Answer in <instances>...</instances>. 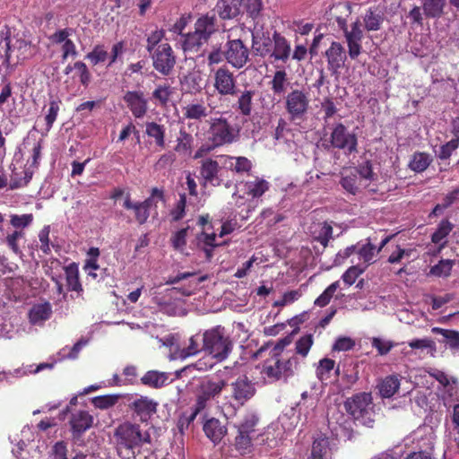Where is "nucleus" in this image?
Here are the masks:
<instances>
[{"label": "nucleus", "mask_w": 459, "mask_h": 459, "mask_svg": "<svg viewBox=\"0 0 459 459\" xmlns=\"http://www.w3.org/2000/svg\"><path fill=\"white\" fill-rule=\"evenodd\" d=\"M108 52L105 50L102 45H97L94 47L91 52L86 55V58L89 59L93 65L99 63H103L108 58Z\"/></svg>", "instance_id": "obj_60"}, {"label": "nucleus", "mask_w": 459, "mask_h": 459, "mask_svg": "<svg viewBox=\"0 0 459 459\" xmlns=\"http://www.w3.org/2000/svg\"><path fill=\"white\" fill-rule=\"evenodd\" d=\"M366 267L361 268L359 265L349 267L342 276V281L349 286L352 285L357 278L365 272Z\"/></svg>", "instance_id": "obj_62"}, {"label": "nucleus", "mask_w": 459, "mask_h": 459, "mask_svg": "<svg viewBox=\"0 0 459 459\" xmlns=\"http://www.w3.org/2000/svg\"><path fill=\"white\" fill-rule=\"evenodd\" d=\"M182 41V48L185 52L197 50L204 42L201 35L195 34V30L193 32L186 33Z\"/></svg>", "instance_id": "obj_43"}, {"label": "nucleus", "mask_w": 459, "mask_h": 459, "mask_svg": "<svg viewBox=\"0 0 459 459\" xmlns=\"http://www.w3.org/2000/svg\"><path fill=\"white\" fill-rule=\"evenodd\" d=\"M205 436L214 444H219L227 434V427L219 419L210 418L203 424Z\"/></svg>", "instance_id": "obj_20"}, {"label": "nucleus", "mask_w": 459, "mask_h": 459, "mask_svg": "<svg viewBox=\"0 0 459 459\" xmlns=\"http://www.w3.org/2000/svg\"><path fill=\"white\" fill-rule=\"evenodd\" d=\"M299 359L295 354H270L263 365V373L273 381H287L293 377L299 365Z\"/></svg>", "instance_id": "obj_3"}, {"label": "nucleus", "mask_w": 459, "mask_h": 459, "mask_svg": "<svg viewBox=\"0 0 459 459\" xmlns=\"http://www.w3.org/2000/svg\"><path fill=\"white\" fill-rule=\"evenodd\" d=\"M208 141L213 146L221 147L230 144L238 139V130H236L226 117H212L209 121Z\"/></svg>", "instance_id": "obj_5"}, {"label": "nucleus", "mask_w": 459, "mask_h": 459, "mask_svg": "<svg viewBox=\"0 0 459 459\" xmlns=\"http://www.w3.org/2000/svg\"><path fill=\"white\" fill-rule=\"evenodd\" d=\"M400 388V379L397 376H387L378 385L379 394L384 398H390Z\"/></svg>", "instance_id": "obj_33"}, {"label": "nucleus", "mask_w": 459, "mask_h": 459, "mask_svg": "<svg viewBox=\"0 0 459 459\" xmlns=\"http://www.w3.org/2000/svg\"><path fill=\"white\" fill-rule=\"evenodd\" d=\"M51 459H68L67 444L65 441H57L54 444L50 451Z\"/></svg>", "instance_id": "obj_64"}, {"label": "nucleus", "mask_w": 459, "mask_h": 459, "mask_svg": "<svg viewBox=\"0 0 459 459\" xmlns=\"http://www.w3.org/2000/svg\"><path fill=\"white\" fill-rule=\"evenodd\" d=\"M145 134L154 140L156 146L160 149L166 147V127L164 125L158 124L154 121L146 122Z\"/></svg>", "instance_id": "obj_28"}, {"label": "nucleus", "mask_w": 459, "mask_h": 459, "mask_svg": "<svg viewBox=\"0 0 459 459\" xmlns=\"http://www.w3.org/2000/svg\"><path fill=\"white\" fill-rule=\"evenodd\" d=\"M273 44V36H270L269 30H265L263 26L255 24L252 30V51L254 55L262 58L268 57Z\"/></svg>", "instance_id": "obj_13"}, {"label": "nucleus", "mask_w": 459, "mask_h": 459, "mask_svg": "<svg viewBox=\"0 0 459 459\" xmlns=\"http://www.w3.org/2000/svg\"><path fill=\"white\" fill-rule=\"evenodd\" d=\"M273 48L268 57L272 62L287 63L291 55L290 41L277 30L273 33Z\"/></svg>", "instance_id": "obj_17"}, {"label": "nucleus", "mask_w": 459, "mask_h": 459, "mask_svg": "<svg viewBox=\"0 0 459 459\" xmlns=\"http://www.w3.org/2000/svg\"><path fill=\"white\" fill-rule=\"evenodd\" d=\"M216 21L214 13L200 16L195 23V34H199L204 40H208L217 30Z\"/></svg>", "instance_id": "obj_25"}, {"label": "nucleus", "mask_w": 459, "mask_h": 459, "mask_svg": "<svg viewBox=\"0 0 459 459\" xmlns=\"http://www.w3.org/2000/svg\"><path fill=\"white\" fill-rule=\"evenodd\" d=\"M330 143L333 148L343 150L348 154L357 152V136L355 134L349 133L342 123H338L333 126L330 135Z\"/></svg>", "instance_id": "obj_12"}, {"label": "nucleus", "mask_w": 459, "mask_h": 459, "mask_svg": "<svg viewBox=\"0 0 459 459\" xmlns=\"http://www.w3.org/2000/svg\"><path fill=\"white\" fill-rule=\"evenodd\" d=\"M60 103L61 101L57 100H52L49 101V108L45 116V121L48 131H49L52 128L53 124L57 117L60 109Z\"/></svg>", "instance_id": "obj_55"}, {"label": "nucleus", "mask_w": 459, "mask_h": 459, "mask_svg": "<svg viewBox=\"0 0 459 459\" xmlns=\"http://www.w3.org/2000/svg\"><path fill=\"white\" fill-rule=\"evenodd\" d=\"M339 288V281H336L331 283L323 293L315 300V305L320 307H324L327 306L332 298L333 297L335 291Z\"/></svg>", "instance_id": "obj_50"}, {"label": "nucleus", "mask_w": 459, "mask_h": 459, "mask_svg": "<svg viewBox=\"0 0 459 459\" xmlns=\"http://www.w3.org/2000/svg\"><path fill=\"white\" fill-rule=\"evenodd\" d=\"M327 59V68L333 74H337L343 66L347 58L344 48L340 42L333 41L329 48L325 51Z\"/></svg>", "instance_id": "obj_19"}, {"label": "nucleus", "mask_w": 459, "mask_h": 459, "mask_svg": "<svg viewBox=\"0 0 459 459\" xmlns=\"http://www.w3.org/2000/svg\"><path fill=\"white\" fill-rule=\"evenodd\" d=\"M432 333L441 334L444 337L443 342L451 351H459V331L433 327Z\"/></svg>", "instance_id": "obj_34"}, {"label": "nucleus", "mask_w": 459, "mask_h": 459, "mask_svg": "<svg viewBox=\"0 0 459 459\" xmlns=\"http://www.w3.org/2000/svg\"><path fill=\"white\" fill-rule=\"evenodd\" d=\"M245 186L248 195L258 198L268 191L270 184L264 178H255V180L247 181Z\"/></svg>", "instance_id": "obj_36"}, {"label": "nucleus", "mask_w": 459, "mask_h": 459, "mask_svg": "<svg viewBox=\"0 0 459 459\" xmlns=\"http://www.w3.org/2000/svg\"><path fill=\"white\" fill-rule=\"evenodd\" d=\"M383 22V13L377 12V10H373L372 8L367 10L363 17L364 27L368 31H376L380 30Z\"/></svg>", "instance_id": "obj_35"}, {"label": "nucleus", "mask_w": 459, "mask_h": 459, "mask_svg": "<svg viewBox=\"0 0 459 459\" xmlns=\"http://www.w3.org/2000/svg\"><path fill=\"white\" fill-rule=\"evenodd\" d=\"M209 114L207 108L202 103H191L183 108L185 118L202 120Z\"/></svg>", "instance_id": "obj_37"}, {"label": "nucleus", "mask_w": 459, "mask_h": 459, "mask_svg": "<svg viewBox=\"0 0 459 459\" xmlns=\"http://www.w3.org/2000/svg\"><path fill=\"white\" fill-rule=\"evenodd\" d=\"M123 207L126 210L134 211V219L140 225L144 224L150 217V211H148V209L140 202L133 203L129 193L125 196Z\"/></svg>", "instance_id": "obj_29"}, {"label": "nucleus", "mask_w": 459, "mask_h": 459, "mask_svg": "<svg viewBox=\"0 0 459 459\" xmlns=\"http://www.w3.org/2000/svg\"><path fill=\"white\" fill-rule=\"evenodd\" d=\"M193 142L194 138L192 134L187 133L185 129H180L174 151L183 155L190 154L192 152Z\"/></svg>", "instance_id": "obj_38"}, {"label": "nucleus", "mask_w": 459, "mask_h": 459, "mask_svg": "<svg viewBox=\"0 0 459 459\" xmlns=\"http://www.w3.org/2000/svg\"><path fill=\"white\" fill-rule=\"evenodd\" d=\"M310 108L308 92L295 89L285 97V110L291 122L303 121Z\"/></svg>", "instance_id": "obj_7"}, {"label": "nucleus", "mask_w": 459, "mask_h": 459, "mask_svg": "<svg viewBox=\"0 0 459 459\" xmlns=\"http://www.w3.org/2000/svg\"><path fill=\"white\" fill-rule=\"evenodd\" d=\"M271 90L274 95L282 96L287 91L289 84L288 74L284 69L277 70L271 82H269Z\"/></svg>", "instance_id": "obj_32"}, {"label": "nucleus", "mask_w": 459, "mask_h": 459, "mask_svg": "<svg viewBox=\"0 0 459 459\" xmlns=\"http://www.w3.org/2000/svg\"><path fill=\"white\" fill-rule=\"evenodd\" d=\"M113 437L117 453L123 459L135 458V450L152 440L147 431H143L140 425L130 421L119 424Z\"/></svg>", "instance_id": "obj_1"}, {"label": "nucleus", "mask_w": 459, "mask_h": 459, "mask_svg": "<svg viewBox=\"0 0 459 459\" xmlns=\"http://www.w3.org/2000/svg\"><path fill=\"white\" fill-rule=\"evenodd\" d=\"M67 290L69 291H82V287L79 280V269L75 263H72L64 268Z\"/></svg>", "instance_id": "obj_31"}, {"label": "nucleus", "mask_w": 459, "mask_h": 459, "mask_svg": "<svg viewBox=\"0 0 459 459\" xmlns=\"http://www.w3.org/2000/svg\"><path fill=\"white\" fill-rule=\"evenodd\" d=\"M118 401L117 395H100L92 399V404L99 409L105 410L114 406Z\"/></svg>", "instance_id": "obj_59"}, {"label": "nucleus", "mask_w": 459, "mask_h": 459, "mask_svg": "<svg viewBox=\"0 0 459 459\" xmlns=\"http://www.w3.org/2000/svg\"><path fill=\"white\" fill-rule=\"evenodd\" d=\"M346 411L359 424L372 427L376 412L369 393H359L348 398L344 403Z\"/></svg>", "instance_id": "obj_4"}, {"label": "nucleus", "mask_w": 459, "mask_h": 459, "mask_svg": "<svg viewBox=\"0 0 459 459\" xmlns=\"http://www.w3.org/2000/svg\"><path fill=\"white\" fill-rule=\"evenodd\" d=\"M230 398L238 406H244L256 393L255 383L246 375L239 376L232 381L230 384Z\"/></svg>", "instance_id": "obj_11"}, {"label": "nucleus", "mask_w": 459, "mask_h": 459, "mask_svg": "<svg viewBox=\"0 0 459 459\" xmlns=\"http://www.w3.org/2000/svg\"><path fill=\"white\" fill-rule=\"evenodd\" d=\"M408 345L412 350H427L431 355H433L437 350L435 342L430 338L413 339L408 342Z\"/></svg>", "instance_id": "obj_51"}, {"label": "nucleus", "mask_w": 459, "mask_h": 459, "mask_svg": "<svg viewBox=\"0 0 459 459\" xmlns=\"http://www.w3.org/2000/svg\"><path fill=\"white\" fill-rule=\"evenodd\" d=\"M313 344V334L307 333L301 336L295 343V355H300L302 358H306Z\"/></svg>", "instance_id": "obj_47"}, {"label": "nucleus", "mask_w": 459, "mask_h": 459, "mask_svg": "<svg viewBox=\"0 0 459 459\" xmlns=\"http://www.w3.org/2000/svg\"><path fill=\"white\" fill-rule=\"evenodd\" d=\"M219 162L212 158H204L200 161L199 174L204 186H219L221 184L219 173Z\"/></svg>", "instance_id": "obj_15"}, {"label": "nucleus", "mask_w": 459, "mask_h": 459, "mask_svg": "<svg viewBox=\"0 0 459 459\" xmlns=\"http://www.w3.org/2000/svg\"><path fill=\"white\" fill-rule=\"evenodd\" d=\"M344 38L348 47V54L351 59L355 60L361 54L363 30L359 19L351 23L350 30L344 33Z\"/></svg>", "instance_id": "obj_14"}, {"label": "nucleus", "mask_w": 459, "mask_h": 459, "mask_svg": "<svg viewBox=\"0 0 459 459\" xmlns=\"http://www.w3.org/2000/svg\"><path fill=\"white\" fill-rule=\"evenodd\" d=\"M335 368V361L329 358H324L319 360L318 366L316 369L317 378L321 382H325L330 379L331 373Z\"/></svg>", "instance_id": "obj_40"}, {"label": "nucleus", "mask_w": 459, "mask_h": 459, "mask_svg": "<svg viewBox=\"0 0 459 459\" xmlns=\"http://www.w3.org/2000/svg\"><path fill=\"white\" fill-rule=\"evenodd\" d=\"M171 91L169 86L160 85L152 92V98L159 102L160 106H166L169 100Z\"/></svg>", "instance_id": "obj_63"}, {"label": "nucleus", "mask_w": 459, "mask_h": 459, "mask_svg": "<svg viewBox=\"0 0 459 459\" xmlns=\"http://www.w3.org/2000/svg\"><path fill=\"white\" fill-rule=\"evenodd\" d=\"M213 88L220 96H235L238 93L237 79L226 65L217 68L212 75Z\"/></svg>", "instance_id": "obj_9"}, {"label": "nucleus", "mask_w": 459, "mask_h": 459, "mask_svg": "<svg viewBox=\"0 0 459 459\" xmlns=\"http://www.w3.org/2000/svg\"><path fill=\"white\" fill-rule=\"evenodd\" d=\"M189 227L178 230L170 238L175 250L182 251L186 245V236Z\"/></svg>", "instance_id": "obj_61"}, {"label": "nucleus", "mask_w": 459, "mask_h": 459, "mask_svg": "<svg viewBox=\"0 0 459 459\" xmlns=\"http://www.w3.org/2000/svg\"><path fill=\"white\" fill-rule=\"evenodd\" d=\"M127 108L135 118L143 117L148 111V100L141 91H128L123 97Z\"/></svg>", "instance_id": "obj_16"}, {"label": "nucleus", "mask_w": 459, "mask_h": 459, "mask_svg": "<svg viewBox=\"0 0 459 459\" xmlns=\"http://www.w3.org/2000/svg\"><path fill=\"white\" fill-rule=\"evenodd\" d=\"M446 0H425L423 4L424 14L429 18H439L443 14Z\"/></svg>", "instance_id": "obj_39"}, {"label": "nucleus", "mask_w": 459, "mask_h": 459, "mask_svg": "<svg viewBox=\"0 0 459 459\" xmlns=\"http://www.w3.org/2000/svg\"><path fill=\"white\" fill-rule=\"evenodd\" d=\"M25 237V233L23 230H13L11 233H8L4 239V243L6 244L8 248L15 255H20L22 254V249L19 246V240Z\"/></svg>", "instance_id": "obj_45"}, {"label": "nucleus", "mask_w": 459, "mask_h": 459, "mask_svg": "<svg viewBox=\"0 0 459 459\" xmlns=\"http://www.w3.org/2000/svg\"><path fill=\"white\" fill-rule=\"evenodd\" d=\"M340 184L348 193L355 195L359 190V177L358 173L351 171L349 174H345L342 177Z\"/></svg>", "instance_id": "obj_41"}, {"label": "nucleus", "mask_w": 459, "mask_h": 459, "mask_svg": "<svg viewBox=\"0 0 459 459\" xmlns=\"http://www.w3.org/2000/svg\"><path fill=\"white\" fill-rule=\"evenodd\" d=\"M52 307L49 302L34 305L29 312V319L32 325L41 324L50 318Z\"/></svg>", "instance_id": "obj_27"}, {"label": "nucleus", "mask_w": 459, "mask_h": 459, "mask_svg": "<svg viewBox=\"0 0 459 459\" xmlns=\"http://www.w3.org/2000/svg\"><path fill=\"white\" fill-rule=\"evenodd\" d=\"M225 386L226 381L222 379H203L196 386L195 392V402L193 407L195 409V411L201 412L207 408L212 400L221 395Z\"/></svg>", "instance_id": "obj_6"}, {"label": "nucleus", "mask_w": 459, "mask_h": 459, "mask_svg": "<svg viewBox=\"0 0 459 459\" xmlns=\"http://www.w3.org/2000/svg\"><path fill=\"white\" fill-rule=\"evenodd\" d=\"M454 225L448 220H442L431 236L434 244L441 243L452 231Z\"/></svg>", "instance_id": "obj_46"}, {"label": "nucleus", "mask_w": 459, "mask_h": 459, "mask_svg": "<svg viewBox=\"0 0 459 459\" xmlns=\"http://www.w3.org/2000/svg\"><path fill=\"white\" fill-rule=\"evenodd\" d=\"M331 440L325 435H319L313 441L311 453L307 459H331L332 446Z\"/></svg>", "instance_id": "obj_22"}, {"label": "nucleus", "mask_w": 459, "mask_h": 459, "mask_svg": "<svg viewBox=\"0 0 459 459\" xmlns=\"http://www.w3.org/2000/svg\"><path fill=\"white\" fill-rule=\"evenodd\" d=\"M243 0H218L216 9L222 20L236 18L241 12Z\"/></svg>", "instance_id": "obj_26"}, {"label": "nucleus", "mask_w": 459, "mask_h": 459, "mask_svg": "<svg viewBox=\"0 0 459 459\" xmlns=\"http://www.w3.org/2000/svg\"><path fill=\"white\" fill-rule=\"evenodd\" d=\"M258 422V417L253 412H247L245 414L242 421L238 426V430L242 431V433L252 434L255 432V427Z\"/></svg>", "instance_id": "obj_52"}, {"label": "nucleus", "mask_w": 459, "mask_h": 459, "mask_svg": "<svg viewBox=\"0 0 459 459\" xmlns=\"http://www.w3.org/2000/svg\"><path fill=\"white\" fill-rule=\"evenodd\" d=\"M252 445V438L250 434L242 433V431L238 430V435L235 437V446L236 449L238 450L241 454H246Z\"/></svg>", "instance_id": "obj_58"}, {"label": "nucleus", "mask_w": 459, "mask_h": 459, "mask_svg": "<svg viewBox=\"0 0 459 459\" xmlns=\"http://www.w3.org/2000/svg\"><path fill=\"white\" fill-rule=\"evenodd\" d=\"M157 405L153 400L142 396L132 402L129 408L134 417L138 418L142 422H146L156 412Z\"/></svg>", "instance_id": "obj_18"}, {"label": "nucleus", "mask_w": 459, "mask_h": 459, "mask_svg": "<svg viewBox=\"0 0 459 459\" xmlns=\"http://www.w3.org/2000/svg\"><path fill=\"white\" fill-rule=\"evenodd\" d=\"M236 96L237 100L233 105L234 109L243 117H250L254 108L255 91L238 90V93Z\"/></svg>", "instance_id": "obj_24"}, {"label": "nucleus", "mask_w": 459, "mask_h": 459, "mask_svg": "<svg viewBox=\"0 0 459 459\" xmlns=\"http://www.w3.org/2000/svg\"><path fill=\"white\" fill-rule=\"evenodd\" d=\"M151 54L153 68L163 76L171 74L177 57L169 43H160Z\"/></svg>", "instance_id": "obj_8"}, {"label": "nucleus", "mask_w": 459, "mask_h": 459, "mask_svg": "<svg viewBox=\"0 0 459 459\" xmlns=\"http://www.w3.org/2000/svg\"><path fill=\"white\" fill-rule=\"evenodd\" d=\"M431 159L428 153L415 152L410 161L409 167L415 172H423L430 165Z\"/></svg>", "instance_id": "obj_42"}, {"label": "nucleus", "mask_w": 459, "mask_h": 459, "mask_svg": "<svg viewBox=\"0 0 459 459\" xmlns=\"http://www.w3.org/2000/svg\"><path fill=\"white\" fill-rule=\"evenodd\" d=\"M454 261L450 259H442L438 264L430 268L429 274L437 277H447L450 275Z\"/></svg>", "instance_id": "obj_48"}, {"label": "nucleus", "mask_w": 459, "mask_h": 459, "mask_svg": "<svg viewBox=\"0 0 459 459\" xmlns=\"http://www.w3.org/2000/svg\"><path fill=\"white\" fill-rule=\"evenodd\" d=\"M69 423L74 437H79L92 427L93 417L86 411H79L72 414Z\"/></svg>", "instance_id": "obj_21"}, {"label": "nucleus", "mask_w": 459, "mask_h": 459, "mask_svg": "<svg viewBox=\"0 0 459 459\" xmlns=\"http://www.w3.org/2000/svg\"><path fill=\"white\" fill-rule=\"evenodd\" d=\"M249 49L239 39H229L224 46V58L232 67L243 68L249 60Z\"/></svg>", "instance_id": "obj_10"}, {"label": "nucleus", "mask_w": 459, "mask_h": 459, "mask_svg": "<svg viewBox=\"0 0 459 459\" xmlns=\"http://www.w3.org/2000/svg\"><path fill=\"white\" fill-rule=\"evenodd\" d=\"M221 158L224 159V167L230 171L234 172L238 175H248L252 169V162L247 157H234L230 155H222Z\"/></svg>", "instance_id": "obj_23"}, {"label": "nucleus", "mask_w": 459, "mask_h": 459, "mask_svg": "<svg viewBox=\"0 0 459 459\" xmlns=\"http://www.w3.org/2000/svg\"><path fill=\"white\" fill-rule=\"evenodd\" d=\"M11 39L9 36L0 40V59L2 66L9 69L11 67Z\"/></svg>", "instance_id": "obj_49"}, {"label": "nucleus", "mask_w": 459, "mask_h": 459, "mask_svg": "<svg viewBox=\"0 0 459 459\" xmlns=\"http://www.w3.org/2000/svg\"><path fill=\"white\" fill-rule=\"evenodd\" d=\"M459 146V138H453L449 142L440 146L439 152L437 153V157L439 160H448L453 152H455Z\"/></svg>", "instance_id": "obj_57"}, {"label": "nucleus", "mask_w": 459, "mask_h": 459, "mask_svg": "<svg viewBox=\"0 0 459 459\" xmlns=\"http://www.w3.org/2000/svg\"><path fill=\"white\" fill-rule=\"evenodd\" d=\"M317 228L318 230H315L314 231V234H316L315 238L320 242L324 247H326L333 236V227L327 221H324L318 223Z\"/></svg>", "instance_id": "obj_44"}, {"label": "nucleus", "mask_w": 459, "mask_h": 459, "mask_svg": "<svg viewBox=\"0 0 459 459\" xmlns=\"http://www.w3.org/2000/svg\"><path fill=\"white\" fill-rule=\"evenodd\" d=\"M10 218V223L15 230H23L33 221V215L31 213L12 214Z\"/></svg>", "instance_id": "obj_53"}, {"label": "nucleus", "mask_w": 459, "mask_h": 459, "mask_svg": "<svg viewBox=\"0 0 459 459\" xmlns=\"http://www.w3.org/2000/svg\"><path fill=\"white\" fill-rule=\"evenodd\" d=\"M200 341H202V337L200 338L198 334L192 336L189 339L188 345L182 350V355L184 357H190L204 351L203 343L200 344Z\"/></svg>", "instance_id": "obj_54"}, {"label": "nucleus", "mask_w": 459, "mask_h": 459, "mask_svg": "<svg viewBox=\"0 0 459 459\" xmlns=\"http://www.w3.org/2000/svg\"><path fill=\"white\" fill-rule=\"evenodd\" d=\"M203 351L217 362L229 358L234 343L224 326L215 325L202 333Z\"/></svg>", "instance_id": "obj_2"}, {"label": "nucleus", "mask_w": 459, "mask_h": 459, "mask_svg": "<svg viewBox=\"0 0 459 459\" xmlns=\"http://www.w3.org/2000/svg\"><path fill=\"white\" fill-rule=\"evenodd\" d=\"M357 253L359 255V259L363 260L364 263H367L368 264H373L375 262L374 257L377 254L376 251V247L370 242L362 245L358 249Z\"/></svg>", "instance_id": "obj_56"}, {"label": "nucleus", "mask_w": 459, "mask_h": 459, "mask_svg": "<svg viewBox=\"0 0 459 459\" xmlns=\"http://www.w3.org/2000/svg\"><path fill=\"white\" fill-rule=\"evenodd\" d=\"M169 377L164 372L147 371L141 378L142 384L152 388H161L168 383Z\"/></svg>", "instance_id": "obj_30"}]
</instances>
